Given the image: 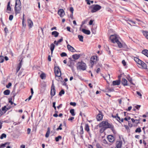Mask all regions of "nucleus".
I'll use <instances>...</instances> for the list:
<instances>
[{"instance_id": "24", "label": "nucleus", "mask_w": 148, "mask_h": 148, "mask_svg": "<svg viewBox=\"0 0 148 148\" xmlns=\"http://www.w3.org/2000/svg\"><path fill=\"white\" fill-rule=\"evenodd\" d=\"M55 48V45L53 43L51 44L50 45V49L51 51V54H52L53 50Z\"/></svg>"}, {"instance_id": "25", "label": "nucleus", "mask_w": 148, "mask_h": 148, "mask_svg": "<svg viewBox=\"0 0 148 148\" xmlns=\"http://www.w3.org/2000/svg\"><path fill=\"white\" fill-rule=\"evenodd\" d=\"M122 143L120 142L116 143V147L115 148H121L122 145Z\"/></svg>"}, {"instance_id": "40", "label": "nucleus", "mask_w": 148, "mask_h": 148, "mask_svg": "<svg viewBox=\"0 0 148 148\" xmlns=\"http://www.w3.org/2000/svg\"><path fill=\"white\" fill-rule=\"evenodd\" d=\"M64 90L62 89L60 92L59 93V95L60 96H61L62 95L64 94Z\"/></svg>"}, {"instance_id": "49", "label": "nucleus", "mask_w": 148, "mask_h": 148, "mask_svg": "<svg viewBox=\"0 0 148 148\" xmlns=\"http://www.w3.org/2000/svg\"><path fill=\"white\" fill-rule=\"evenodd\" d=\"M127 21L130 22L134 24H136V22L132 21V20H128Z\"/></svg>"}, {"instance_id": "8", "label": "nucleus", "mask_w": 148, "mask_h": 148, "mask_svg": "<svg viewBox=\"0 0 148 148\" xmlns=\"http://www.w3.org/2000/svg\"><path fill=\"white\" fill-rule=\"evenodd\" d=\"M56 94V90L55 86L53 84V82L51 86V97L53 96Z\"/></svg>"}, {"instance_id": "9", "label": "nucleus", "mask_w": 148, "mask_h": 148, "mask_svg": "<svg viewBox=\"0 0 148 148\" xmlns=\"http://www.w3.org/2000/svg\"><path fill=\"white\" fill-rule=\"evenodd\" d=\"M106 125L105 127H104L106 128V129L108 128H110L111 130L114 132V126L113 125H112L110 124L109 123L108 121H107Z\"/></svg>"}, {"instance_id": "48", "label": "nucleus", "mask_w": 148, "mask_h": 148, "mask_svg": "<svg viewBox=\"0 0 148 148\" xmlns=\"http://www.w3.org/2000/svg\"><path fill=\"white\" fill-rule=\"evenodd\" d=\"M96 147L97 148H103L99 144H97Z\"/></svg>"}, {"instance_id": "33", "label": "nucleus", "mask_w": 148, "mask_h": 148, "mask_svg": "<svg viewBox=\"0 0 148 148\" xmlns=\"http://www.w3.org/2000/svg\"><path fill=\"white\" fill-rule=\"evenodd\" d=\"M62 139V137L61 136H59L57 137H56L55 138V140L56 142L59 141V140Z\"/></svg>"}, {"instance_id": "62", "label": "nucleus", "mask_w": 148, "mask_h": 148, "mask_svg": "<svg viewBox=\"0 0 148 148\" xmlns=\"http://www.w3.org/2000/svg\"><path fill=\"white\" fill-rule=\"evenodd\" d=\"M140 106H141L140 105H137V106H135V108L137 109L138 110L140 108Z\"/></svg>"}, {"instance_id": "36", "label": "nucleus", "mask_w": 148, "mask_h": 148, "mask_svg": "<svg viewBox=\"0 0 148 148\" xmlns=\"http://www.w3.org/2000/svg\"><path fill=\"white\" fill-rule=\"evenodd\" d=\"M40 77L42 79H44L45 77V74L44 73H42L40 75Z\"/></svg>"}, {"instance_id": "7", "label": "nucleus", "mask_w": 148, "mask_h": 148, "mask_svg": "<svg viewBox=\"0 0 148 148\" xmlns=\"http://www.w3.org/2000/svg\"><path fill=\"white\" fill-rule=\"evenodd\" d=\"M54 72L56 76L58 77H60L61 75V73L59 67H55Z\"/></svg>"}, {"instance_id": "47", "label": "nucleus", "mask_w": 148, "mask_h": 148, "mask_svg": "<svg viewBox=\"0 0 148 148\" xmlns=\"http://www.w3.org/2000/svg\"><path fill=\"white\" fill-rule=\"evenodd\" d=\"M70 105L71 106H75L76 105V103L75 102H71L70 103Z\"/></svg>"}, {"instance_id": "21", "label": "nucleus", "mask_w": 148, "mask_h": 148, "mask_svg": "<svg viewBox=\"0 0 148 148\" xmlns=\"http://www.w3.org/2000/svg\"><path fill=\"white\" fill-rule=\"evenodd\" d=\"M50 132V129L49 127L47 128V131L45 134V137L46 138H48L49 136V135Z\"/></svg>"}, {"instance_id": "55", "label": "nucleus", "mask_w": 148, "mask_h": 148, "mask_svg": "<svg viewBox=\"0 0 148 148\" xmlns=\"http://www.w3.org/2000/svg\"><path fill=\"white\" fill-rule=\"evenodd\" d=\"M24 14H23V20H22V24L23 25V26H24V21H25V20L24 18Z\"/></svg>"}, {"instance_id": "5", "label": "nucleus", "mask_w": 148, "mask_h": 148, "mask_svg": "<svg viewBox=\"0 0 148 148\" xmlns=\"http://www.w3.org/2000/svg\"><path fill=\"white\" fill-rule=\"evenodd\" d=\"M91 8V12L94 13L99 10L101 8V7L98 5H93L90 7Z\"/></svg>"}, {"instance_id": "31", "label": "nucleus", "mask_w": 148, "mask_h": 148, "mask_svg": "<svg viewBox=\"0 0 148 148\" xmlns=\"http://www.w3.org/2000/svg\"><path fill=\"white\" fill-rule=\"evenodd\" d=\"M109 36L110 37H118V36L116 34H109Z\"/></svg>"}, {"instance_id": "30", "label": "nucleus", "mask_w": 148, "mask_h": 148, "mask_svg": "<svg viewBox=\"0 0 148 148\" xmlns=\"http://www.w3.org/2000/svg\"><path fill=\"white\" fill-rule=\"evenodd\" d=\"M85 129L87 132H89L90 130L89 126L88 124H86L85 125Z\"/></svg>"}, {"instance_id": "53", "label": "nucleus", "mask_w": 148, "mask_h": 148, "mask_svg": "<svg viewBox=\"0 0 148 148\" xmlns=\"http://www.w3.org/2000/svg\"><path fill=\"white\" fill-rule=\"evenodd\" d=\"M11 85H12V84L11 83H8V85H7L6 86V87L7 88H9V87L11 86Z\"/></svg>"}, {"instance_id": "45", "label": "nucleus", "mask_w": 148, "mask_h": 148, "mask_svg": "<svg viewBox=\"0 0 148 148\" xmlns=\"http://www.w3.org/2000/svg\"><path fill=\"white\" fill-rule=\"evenodd\" d=\"M13 18V16L12 15H10L9 17V20L10 21H12Z\"/></svg>"}, {"instance_id": "18", "label": "nucleus", "mask_w": 148, "mask_h": 148, "mask_svg": "<svg viewBox=\"0 0 148 148\" xmlns=\"http://www.w3.org/2000/svg\"><path fill=\"white\" fill-rule=\"evenodd\" d=\"M80 57V54H74L72 56L73 58L75 60H77Z\"/></svg>"}, {"instance_id": "28", "label": "nucleus", "mask_w": 148, "mask_h": 148, "mask_svg": "<svg viewBox=\"0 0 148 148\" xmlns=\"http://www.w3.org/2000/svg\"><path fill=\"white\" fill-rule=\"evenodd\" d=\"M10 1L8 2L7 7V10L8 11H10L11 10V7L10 6Z\"/></svg>"}, {"instance_id": "38", "label": "nucleus", "mask_w": 148, "mask_h": 148, "mask_svg": "<svg viewBox=\"0 0 148 148\" xmlns=\"http://www.w3.org/2000/svg\"><path fill=\"white\" fill-rule=\"evenodd\" d=\"M102 127L100 130V132L101 133H103L104 131L106 129L104 127Z\"/></svg>"}, {"instance_id": "17", "label": "nucleus", "mask_w": 148, "mask_h": 148, "mask_svg": "<svg viewBox=\"0 0 148 148\" xmlns=\"http://www.w3.org/2000/svg\"><path fill=\"white\" fill-rule=\"evenodd\" d=\"M82 31L84 34H90V32L89 30H86L84 29H82Z\"/></svg>"}, {"instance_id": "44", "label": "nucleus", "mask_w": 148, "mask_h": 148, "mask_svg": "<svg viewBox=\"0 0 148 148\" xmlns=\"http://www.w3.org/2000/svg\"><path fill=\"white\" fill-rule=\"evenodd\" d=\"M62 124H60V126H59V127L56 130H62V128L61 127V126H62Z\"/></svg>"}, {"instance_id": "15", "label": "nucleus", "mask_w": 148, "mask_h": 148, "mask_svg": "<svg viewBox=\"0 0 148 148\" xmlns=\"http://www.w3.org/2000/svg\"><path fill=\"white\" fill-rule=\"evenodd\" d=\"M27 21L28 25L30 28H31L33 25V23L32 21L30 19H28Z\"/></svg>"}, {"instance_id": "52", "label": "nucleus", "mask_w": 148, "mask_h": 148, "mask_svg": "<svg viewBox=\"0 0 148 148\" xmlns=\"http://www.w3.org/2000/svg\"><path fill=\"white\" fill-rule=\"evenodd\" d=\"M53 107L54 108V109L55 110H56V107L55 106V104H56V102H53Z\"/></svg>"}, {"instance_id": "19", "label": "nucleus", "mask_w": 148, "mask_h": 148, "mask_svg": "<svg viewBox=\"0 0 148 148\" xmlns=\"http://www.w3.org/2000/svg\"><path fill=\"white\" fill-rule=\"evenodd\" d=\"M107 121H103L99 125L100 127H104L106 125Z\"/></svg>"}, {"instance_id": "61", "label": "nucleus", "mask_w": 148, "mask_h": 148, "mask_svg": "<svg viewBox=\"0 0 148 148\" xmlns=\"http://www.w3.org/2000/svg\"><path fill=\"white\" fill-rule=\"evenodd\" d=\"M102 142L103 143L105 144H106L107 143V141L105 139L103 140Z\"/></svg>"}, {"instance_id": "26", "label": "nucleus", "mask_w": 148, "mask_h": 148, "mask_svg": "<svg viewBox=\"0 0 148 148\" xmlns=\"http://www.w3.org/2000/svg\"><path fill=\"white\" fill-rule=\"evenodd\" d=\"M10 91L9 90H5L3 92V94L5 95H8L10 94Z\"/></svg>"}, {"instance_id": "59", "label": "nucleus", "mask_w": 148, "mask_h": 148, "mask_svg": "<svg viewBox=\"0 0 148 148\" xmlns=\"http://www.w3.org/2000/svg\"><path fill=\"white\" fill-rule=\"evenodd\" d=\"M121 119L120 118V117L118 116V115L117 116V118L116 119V120L118 121L119 122H120V120H121Z\"/></svg>"}, {"instance_id": "14", "label": "nucleus", "mask_w": 148, "mask_h": 148, "mask_svg": "<svg viewBox=\"0 0 148 148\" xmlns=\"http://www.w3.org/2000/svg\"><path fill=\"white\" fill-rule=\"evenodd\" d=\"M67 47L68 50L71 52H73L76 51L75 50L73 47L69 45H67Z\"/></svg>"}, {"instance_id": "37", "label": "nucleus", "mask_w": 148, "mask_h": 148, "mask_svg": "<svg viewBox=\"0 0 148 148\" xmlns=\"http://www.w3.org/2000/svg\"><path fill=\"white\" fill-rule=\"evenodd\" d=\"M140 118H138V119H134L132 118L131 119V120L133 123H134L135 121H140Z\"/></svg>"}, {"instance_id": "12", "label": "nucleus", "mask_w": 148, "mask_h": 148, "mask_svg": "<svg viewBox=\"0 0 148 148\" xmlns=\"http://www.w3.org/2000/svg\"><path fill=\"white\" fill-rule=\"evenodd\" d=\"M109 141L110 142H113L114 140V137L112 135H109L107 136Z\"/></svg>"}, {"instance_id": "42", "label": "nucleus", "mask_w": 148, "mask_h": 148, "mask_svg": "<svg viewBox=\"0 0 148 148\" xmlns=\"http://www.w3.org/2000/svg\"><path fill=\"white\" fill-rule=\"evenodd\" d=\"M60 56L62 57L66 56H67V54L65 52H62Z\"/></svg>"}, {"instance_id": "63", "label": "nucleus", "mask_w": 148, "mask_h": 148, "mask_svg": "<svg viewBox=\"0 0 148 148\" xmlns=\"http://www.w3.org/2000/svg\"><path fill=\"white\" fill-rule=\"evenodd\" d=\"M93 22V21L92 20H90L89 22V24L90 25H91L92 24Z\"/></svg>"}, {"instance_id": "4", "label": "nucleus", "mask_w": 148, "mask_h": 148, "mask_svg": "<svg viewBox=\"0 0 148 148\" xmlns=\"http://www.w3.org/2000/svg\"><path fill=\"white\" fill-rule=\"evenodd\" d=\"M77 69H78L85 70L86 68V64L83 62H78L77 63Z\"/></svg>"}, {"instance_id": "46", "label": "nucleus", "mask_w": 148, "mask_h": 148, "mask_svg": "<svg viewBox=\"0 0 148 148\" xmlns=\"http://www.w3.org/2000/svg\"><path fill=\"white\" fill-rule=\"evenodd\" d=\"M70 11L72 14H73L74 9L73 7H71L70 8Z\"/></svg>"}, {"instance_id": "60", "label": "nucleus", "mask_w": 148, "mask_h": 148, "mask_svg": "<svg viewBox=\"0 0 148 148\" xmlns=\"http://www.w3.org/2000/svg\"><path fill=\"white\" fill-rule=\"evenodd\" d=\"M136 93L138 95H139V96H140V97H141L142 96V95L140 93V92H139L138 91H137L136 92Z\"/></svg>"}, {"instance_id": "64", "label": "nucleus", "mask_w": 148, "mask_h": 148, "mask_svg": "<svg viewBox=\"0 0 148 148\" xmlns=\"http://www.w3.org/2000/svg\"><path fill=\"white\" fill-rule=\"evenodd\" d=\"M25 146L24 145H21L20 148H25Z\"/></svg>"}, {"instance_id": "11", "label": "nucleus", "mask_w": 148, "mask_h": 148, "mask_svg": "<svg viewBox=\"0 0 148 148\" xmlns=\"http://www.w3.org/2000/svg\"><path fill=\"white\" fill-rule=\"evenodd\" d=\"M99 113L96 117V119L98 121H99L103 118V115L101 112H99Z\"/></svg>"}, {"instance_id": "41", "label": "nucleus", "mask_w": 148, "mask_h": 148, "mask_svg": "<svg viewBox=\"0 0 148 148\" xmlns=\"http://www.w3.org/2000/svg\"><path fill=\"white\" fill-rule=\"evenodd\" d=\"M141 131V129L140 127L137 128L135 130L136 132H140Z\"/></svg>"}, {"instance_id": "16", "label": "nucleus", "mask_w": 148, "mask_h": 148, "mask_svg": "<svg viewBox=\"0 0 148 148\" xmlns=\"http://www.w3.org/2000/svg\"><path fill=\"white\" fill-rule=\"evenodd\" d=\"M127 81L124 78H122L121 83L124 86H127Z\"/></svg>"}, {"instance_id": "3", "label": "nucleus", "mask_w": 148, "mask_h": 148, "mask_svg": "<svg viewBox=\"0 0 148 148\" xmlns=\"http://www.w3.org/2000/svg\"><path fill=\"white\" fill-rule=\"evenodd\" d=\"M117 38H113L111 39V38H110V40L113 43L116 42L118 45L119 47L120 48H121L123 47V45H124V44L123 43H122L120 42Z\"/></svg>"}, {"instance_id": "54", "label": "nucleus", "mask_w": 148, "mask_h": 148, "mask_svg": "<svg viewBox=\"0 0 148 148\" xmlns=\"http://www.w3.org/2000/svg\"><path fill=\"white\" fill-rule=\"evenodd\" d=\"M80 129L81 130V131L80 132V133L81 134H82L83 133V131L82 126H80Z\"/></svg>"}, {"instance_id": "51", "label": "nucleus", "mask_w": 148, "mask_h": 148, "mask_svg": "<svg viewBox=\"0 0 148 148\" xmlns=\"http://www.w3.org/2000/svg\"><path fill=\"white\" fill-rule=\"evenodd\" d=\"M4 111H3L2 110H0V117L3 114H4Z\"/></svg>"}, {"instance_id": "34", "label": "nucleus", "mask_w": 148, "mask_h": 148, "mask_svg": "<svg viewBox=\"0 0 148 148\" xmlns=\"http://www.w3.org/2000/svg\"><path fill=\"white\" fill-rule=\"evenodd\" d=\"M70 113L71 114V115L73 116H74L75 115L74 109H71L70 110Z\"/></svg>"}, {"instance_id": "50", "label": "nucleus", "mask_w": 148, "mask_h": 148, "mask_svg": "<svg viewBox=\"0 0 148 148\" xmlns=\"http://www.w3.org/2000/svg\"><path fill=\"white\" fill-rule=\"evenodd\" d=\"M122 63L124 66H125L126 65V62L124 60H123L122 61Z\"/></svg>"}, {"instance_id": "58", "label": "nucleus", "mask_w": 148, "mask_h": 148, "mask_svg": "<svg viewBox=\"0 0 148 148\" xmlns=\"http://www.w3.org/2000/svg\"><path fill=\"white\" fill-rule=\"evenodd\" d=\"M32 95L30 96L29 97L28 99H26L25 100V101H26L27 100L28 101H29V100H30L31 99V98H32Z\"/></svg>"}, {"instance_id": "39", "label": "nucleus", "mask_w": 148, "mask_h": 148, "mask_svg": "<svg viewBox=\"0 0 148 148\" xmlns=\"http://www.w3.org/2000/svg\"><path fill=\"white\" fill-rule=\"evenodd\" d=\"M6 137V135L5 134H1V137L0 139H3V138H5Z\"/></svg>"}, {"instance_id": "6", "label": "nucleus", "mask_w": 148, "mask_h": 148, "mask_svg": "<svg viewBox=\"0 0 148 148\" xmlns=\"http://www.w3.org/2000/svg\"><path fill=\"white\" fill-rule=\"evenodd\" d=\"M98 58L97 56H92L90 60V63L91 64V67L92 68L93 65L96 64L97 61H98Z\"/></svg>"}, {"instance_id": "13", "label": "nucleus", "mask_w": 148, "mask_h": 148, "mask_svg": "<svg viewBox=\"0 0 148 148\" xmlns=\"http://www.w3.org/2000/svg\"><path fill=\"white\" fill-rule=\"evenodd\" d=\"M121 80L119 79L118 80L114 81L112 82V85L113 86L119 85L120 84Z\"/></svg>"}, {"instance_id": "56", "label": "nucleus", "mask_w": 148, "mask_h": 148, "mask_svg": "<svg viewBox=\"0 0 148 148\" xmlns=\"http://www.w3.org/2000/svg\"><path fill=\"white\" fill-rule=\"evenodd\" d=\"M118 114H116V116H114L113 115H112V116L113 118H115L116 119L117 118V116H118Z\"/></svg>"}, {"instance_id": "1", "label": "nucleus", "mask_w": 148, "mask_h": 148, "mask_svg": "<svg viewBox=\"0 0 148 148\" xmlns=\"http://www.w3.org/2000/svg\"><path fill=\"white\" fill-rule=\"evenodd\" d=\"M20 0H16L15 7V11L16 14L20 13L21 8Z\"/></svg>"}, {"instance_id": "2", "label": "nucleus", "mask_w": 148, "mask_h": 148, "mask_svg": "<svg viewBox=\"0 0 148 148\" xmlns=\"http://www.w3.org/2000/svg\"><path fill=\"white\" fill-rule=\"evenodd\" d=\"M134 60L137 63L141 66L144 69H147L146 64L139 58L137 57H135Z\"/></svg>"}, {"instance_id": "27", "label": "nucleus", "mask_w": 148, "mask_h": 148, "mask_svg": "<svg viewBox=\"0 0 148 148\" xmlns=\"http://www.w3.org/2000/svg\"><path fill=\"white\" fill-rule=\"evenodd\" d=\"M22 60H21V61L19 63V64H18V67H17V68L16 69V73H17L18 71H19V70H20V69L21 68V62H22Z\"/></svg>"}, {"instance_id": "35", "label": "nucleus", "mask_w": 148, "mask_h": 148, "mask_svg": "<svg viewBox=\"0 0 148 148\" xmlns=\"http://www.w3.org/2000/svg\"><path fill=\"white\" fill-rule=\"evenodd\" d=\"M4 61V58L3 56H0V63H2Z\"/></svg>"}, {"instance_id": "43", "label": "nucleus", "mask_w": 148, "mask_h": 148, "mask_svg": "<svg viewBox=\"0 0 148 148\" xmlns=\"http://www.w3.org/2000/svg\"><path fill=\"white\" fill-rule=\"evenodd\" d=\"M63 40L62 38H61L60 39H59L58 41L57 42L56 44V45H58V44L60 42L62 41Z\"/></svg>"}, {"instance_id": "29", "label": "nucleus", "mask_w": 148, "mask_h": 148, "mask_svg": "<svg viewBox=\"0 0 148 148\" xmlns=\"http://www.w3.org/2000/svg\"><path fill=\"white\" fill-rule=\"evenodd\" d=\"M142 33L143 35L145 37H148V32L147 31H143Z\"/></svg>"}, {"instance_id": "10", "label": "nucleus", "mask_w": 148, "mask_h": 148, "mask_svg": "<svg viewBox=\"0 0 148 148\" xmlns=\"http://www.w3.org/2000/svg\"><path fill=\"white\" fill-rule=\"evenodd\" d=\"M58 13L61 17H62L65 14L64 11L62 9H59L58 11Z\"/></svg>"}, {"instance_id": "20", "label": "nucleus", "mask_w": 148, "mask_h": 148, "mask_svg": "<svg viewBox=\"0 0 148 148\" xmlns=\"http://www.w3.org/2000/svg\"><path fill=\"white\" fill-rule=\"evenodd\" d=\"M142 53L148 57V50H147L145 49L143 50Z\"/></svg>"}, {"instance_id": "32", "label": "nucleus", "mask_w": 148, "mask_h": 148, "mask_svg": "<svg viewBox=\"0 0 148 148\" xmlns=\"http://www.w3.org/2000/svg\"><path fill=\"white\" fill-rule=\"evenodd\" d=\"M8 110V109L6 107V106H4L2 108V110L4 111V113H5Z\"/></svg>"}, {"instance_id": "57", "label": "nucleus", "mask_w": 148, "mask_h": 148, "mask_svg": "<svg viewBox=\"0 0 148 148\" xmlns=\"http://www.w3.org/2000/svg\"><path fill=\"white\" fill-rule=\"evenodd\" d=\"M31 132V129L30 128H28L27 130V134H29Z\"/></svg>"}, {"instance_id": "22", "label": "nucleus", "mask_w": 148, "mask_h": 148, "mask_svg": "<svg viewBox=\"0 0 148 148\" xmlns=\"http://www.w3.org/2000/svg\"><path fill=\"white\" fill-rule=\"evenodd\" d=\"M10 144L9 142H7L4 144H2L0 146V148H4L7 145H9Z\"/></svg>"}, {"instance_id": "23", "label": "nucleus", "mask_w": 148, "mask_h": 148, "mask_svg": "<svg viewBox=\"0 0 148 148\" xmlns=\"http://www.w3.org/2000/svg\"><path fill=\"white\" fill-rule=\"evenodd\" d=\"M52 35L54 36L55 37H57L59 35V33L56 31L53 32H52Z\"/></svg>"}]
</instances>
